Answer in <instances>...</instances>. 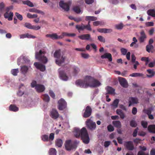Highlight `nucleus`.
I'll return each instance as SVG.
<instances>
[{
  "label": "nucleus",
  "mask_w": 155,
  "mask_h": 155,
  "mask_svg": "<svg viewBox=\"0 0 155 155\" xmlns=\"http://www.w3.org/2000/svg\"><path fill=\"white\" fill-rule=\"evenodd\" d=\"M74 136L78 138L81 137L83 142L88 144L89 142L90 139L87 131L85 127L82 128L81 130L78 129H75Z\"/></svg>",
  "instance_id": "f257e3e1"
},
{
  "label": "nucleus",
  "mask_w": 155,
  "mask_h": 155,
  "mask_svg": "<svg viewBox=\"0 0 155 155\" xmlns=\"http://www.w3.org/2000/svg\"><path fill=\"white\" fill-rule=\"evenodd\" d=\"M93 78L91 76H86L84 80H78L76 81V84L81 87L87 88L91 87V84L93 81Z\"/></svg>",
  "instance_id": "f03ea898"
},
{
  "label": "nucleus",
  "mask_w": 155,
  "mask_h": 155,
  "mask_svg": "<svg viewBox=\"0 0 155 155\" xmlns=\"http://www.w3.org/2000/svg\"><path fill=\"white\" fill-rule=\"evenodd\" d=\"M46 53V51L44 49L40 50L39 52H36L35 54L36 58L42 63L46 64L48 61V59L44 55Z\"/></svg>",
  "instance_id": "7ed1b4c3"
},
{
  "label": "nucleus",
  "mask_w": 155,
  "mask_h": 155,
  "mask_svg": "<svg viewBox=\"0 0 155 155\" xmlns=\"http://www.w3.org/2000/svg\"><path fill=\"white\" fill-rule=\"evenodd\" d=\"M54 58H57L55 60L56 63L59 66L64 63L66 58L65 56L63 55L61 57V50L60 49L55 51L54 54Z\"/></svg>",
  "instance_id": "20e7f679"
},
{
  "label": "nucleus",
  "mask_w": 155,
  "mask_h": 155,
  "mask_svg": "<svg viewBox=\"0 0 155 155\" xmlns=\"http://www.w3.org/2000/svg\"><path fill=\"white\" fill-rule=\"evenodd\" d=\"M65 147L67 150H71L76 147V143L75 142H72L70 140H67L65 142Z\"/></svg>",
  "instance_id": "39448f33"
},
{
  "label": "nucleus",
  "mask_w": 155,
  "mask_h": 155,
  "mask_svg": "<svg viewBox=\"0 0 155 155\" xmlns=\"http://www.w3.org/2000/svg\"><path fill=\"white\" fill-rule=\"evenodd\" d=\"M86 125L88 129L91 130H95L96 128V124L90 119H87L86 122Z\"/></svg>",
  "instance_id": "423d86ee"
},
{
  "label": "nucleus",
  "mask_w": 155,
  "mask_h": 155,
  "mask_svg": "<svg viewBox=\"0 0 155 155\" xmlns=\"http://www.w3.org/2000/svg\"><path fill=\"white\" fill-rule=\"evenodd\" d=\"M58 109L61 110H63L67 107V103L63 98H61L58 101Z\"/></svg>",
  "instance_id": "0eeeda50"
},
{
  "label": "nucleus",
  "mask_w": 155,
  "mask_h": 155,
  "mask_svg": "<svg viewBox=\"0 0 155 155\" xmlns=\"http://www.w3.org/2000/svg\"><path fill=\"white\" fill-rule=\"evenodd\" d=\"M58 72L59 77L61 79L64 81L68 80V78L64 71L61 70V69L60 68L58 69Z\"/></svg>",
  "instance_id": "6e6552de"
},
{
  "label": "nucleus",
  "mask_w": 155,
  "mask_h": 155,
  "mask_svg": "<svg viewBox=\"0 0 155 155\" xmlns=\"http://www.w3.org/2000/svg\"><path fill=\"white\" fill-rule=\"evenodd\" d=\"M92 110L89 106H87L85 109L83 115V117L84 118H87L90 117L92 113Z\"/></svg>",
  "instance_id": "1a4fd4ad"
},
{
  "label": "nucleus",
  "mask_w": 155,
  "mask_h": 155,
  "mask_svg": "<svg viewBox=\"0 0 155 155\" xmlns=\"http://www.w3.org/2000/svg\"><path fill=\"white\" fill-rule=\"evenodd\" d=\"M147 38V36L144 31L143 30H141L140 32V36L138 38L139 42L140 43L144 42Z\"/></svg>",
  "instance_id": "9d476101"
},
{
  "label": "nucleus",
  "mask_w": 155,
  "mask_h": 155,
  "mask_svg": "<svg viewBox=\"0 0 155 155\" xmlns=\"http://www.w3.org/2000/svg\"><path fill=\"white\" fill-rule=\"evenodd\" d=\"M124 146L129 150H132L134 149V146L132 141L126 142L124 143Z\"/></svg>",
  "instance_id": "9b49d317"
},
{
  "label": "nucleus",
  "mask_w": 155,
  "mask_h": 155,
  "mask_svg": "<svg viewBox=\"0 0 155 155\" xmlns=\"http://www.w3.org/2000/svg\"><path fill=\"white\" fill-rule=\"evenodd\" d=\"M59 6L65 11H68L70 8L69 5L66 3H64L63 1H61L59 3Z\"/></svg>",
  "instance_id": "f8f14e48"
},
{
  "label": "nucleus",
  "mask_w": 155,
  "mask_h": 155,
  "mask_svg": "<svg viewBox=\"0 0 155 155\" xmlns=\"http://www.w3.org/2000/svg\"><path fill=\"white\" fill-rule=\"evenodd\" d=\"M119 81L120 85L124 88L127 87L128 85L127 81L124 78H120L119 79Z\"/></svg>",
  "instance_id": "ddd939ff"
},
{
  "label": "nucleus",
  "mask_w": 155,
  "mask_h": 155,
  "mask_svg": "<svg viewBox=\"0 0 155 155\" xmlns=\"http://www.w3.org/2000/svg\"><path fill=\"white\" fill-rule=\"evenodd\" d=\"M129 106H130L134 104H137L138 103V100L137 97H130L129 101Z\"/></svg>",
  "instance_id": "4468645a"
},
{
  "label": "nucleus",
  "mask_w": 155,
  "mask_h": 155,
  "mask_svg": "<svg viewBox=\"0 0 155 155\" xmlns=\"http://www.w3.org/2000/svg\"><path fill=\"white\" fill-rule=\"evenodd\" d=\"M34 65L37 68L40 70L42 71H44L45 69V65L41 64H40L38 62H35L34 64Z\"/></svg>",
  "instance_id": "2eb2a0df"
},
{
  "label": "nucleus",
  "mask_w": 155,
  "mask_h": 155,
  "mask_svg": "<svg viewBox=\"0 0 155 155\" xmlns=\"http://www.w3.org/2000/svg\"><path fill=\"white\" fill-rule=\"evenodd\" d=\"M51 117L54 119L57 118L59 116V114L55 109H53L51 112Z\"/></svg>",
  "instance_id": "dca6fc26"
},
{
  "label": "nucleus",
  "mask_w": 155,
  "mask_h": 155,
  "mask_svg": "<svg viewBox=\"0 0 155 155\" xmlns=\"http://www.w3.org/2000/svg\"><path fill=\"white\" fill-rule=\"evenodd\" d=\"M78 37L82 40H89L91 39V35L89 34L82 35L78 36Z\"/></svg>",
  "instance_id": "f3484780"
},
{
  "label": "nucleus",
  "mask_w": 155,
  "mask_h": 155,
  "mask_svg": "<svg viewBox=\"0 0 155 155\" xmlns=\"http://www.w3.org/2000/svg\"><path fill=\"white\" fill-rule=\"evenodd\" d=\"M148 74H146V76L148 78H152L155 75V71L153 69H148L146 71Z\"/></svg>",
  "instance_id": "a211bd4d"
},
{
  "label": "nucleus",
  "mask_w": 155,
  "mask_h": 155,
  "mask_svg": "<svg viewBox=\"0 0 155 155\" xmlns=\"http://www.w3.org/2000/svg\"><path fill=\"white\" fill-rule=\"evenodd\" d=\"M35 89L38 92L40 93L44 91L45 90V87L43 85L37 84Z\"/></svg>",
  "instance_id": "6ab92c4d"
},
{
  "label": "nucleus",
  "mask_w": 155,
  "mask_h": 155,
  "mask_svg": "<svg viewBox=\"0 0 155 155\" xmlns=\"http://www.w3.org/2000/svg\"><path fill=\"white\" fill-rule=\"evenodd\" d=\"M13 15V13L12 12H10L9 13L8 12H7L4 14V17L6 18H8L9 21H11L12 20Z\"/></svg>",
  "instance_id": "aec40b11"
},
{
  "label": "nucleus",
  "mask_w": 155,
  "mask_h": 155,
  "mask_svg": "<svg viewBox=\"0 0 155 155\" xmlns=\"http://www.w3.org/2000/svg\"><path fill=\"white\" fill-rule=\"evenodd\" d=\"M91 84H90L91 87H96L99 86L100 85V82L94 78Z\"/></svg>",
  "instance_id": "412c9836"
},
{
  "label": "nucleus",
  "mask_w": 155,
  "mask_h": 155,
  "mask_svg": "<svg viewBox=\"0 0 155 155\" xmlns=\"http://www.w3.org/2000/svg\"><path fill=\"white\" fill-rule=\"evenodd\" d=\"M97 31L100 33H110L112 31V30L111 29L107 28H98Z\"/></svg>",
  "instance_id": "4be33fe9"
},
{
  "label": "nucleus",
  "mask_w": 155,
  "mask_h": 155,
  "mask_svg": "<svg viewBox=\"0 0 155 155\" xmlns=\"http://www.w3.org/2000/svg\"><path fill=\"white\" fill-rule=\"evenodd\" d=\"M102 59L107 58L110 61H112V57L110 53H106L101 56Z\"/></svg>",
  "instance_id": "5701e85b"
},
{
  "label": "nucleus",
  "mask_w": 155,
  "mask_h": 155,
  "mask_svg": "<svg viewBox=\"0 0 155 155\" xmlns=\"http://www.w3.org/2000/svg\"><path fill=\"white\" fill-rule=\"evenodd\" d=\"M132 40L133 42H132L130 45L131 47H134L135 48H137L138 47V45L136 44L137 42V40L136 38L134 37L133 38Z\"/></svg>",
  "instance_id": "b1692460"
},
{
  "label": "nucleus",
  "mask_w": 155,
  "mask_h": 155,
  "mask_svg": "<svg viewBox=\"0 0 155 155\" xmlns=\"http://www.w3.org/2000/svg\"><path fill=\"white\" fill-rule=\"evenodd\" d=\"M76 28L79 32H80L81 30L83 31L85 29H87V27H86L85 25H84L83 23H81V25H76Z\"/></svg>",
  "instance_id": "393cba45"
},
{
  "label": "nucleus",
  "mask_w": 155,
  "mask_h": 155,
  "mask_svg": "<svg viewBox=\"0 0 155 155\" xmlns=\"http://www.w3.org/2000/svg\"><path fill=\"white\" fill-rule=\"evenodd\" d=\"M18 108L14 104H11L9 107V110L11 111L15 112L18 111Z\"/></svg>",
  "instance_id": "a878e982"
},
{
  "label": "nucleus",
  "mask_w": 155,
  "mask_h": 155,
  "mask_svg": "<svg viewBox=\"0 0 155 155\" xmlns=\"http://www.w3.org/2000/svg\"><path fill=\"white\" fill-rule=\"evenodd\" d=\"M148 130L149 132L155 133V125H149L148 127Z\"/></svg>",
  "instance_id": "bb28decb"
},
{
  "label": "nucleus",
  "mask_w": 155,
  "mask_h": 155,
  "mask_svg": "<svg viewBox=\"0 0 155 155\" xmlns=\"http://www.w3.org/2000/svg\"><path fill=\"white\" fill-rule=\"evenodd\" d=\"M46 37H49L53 40H57V34L55 33L52 34H47Z\"/></svg>",
  "instance_id": "cd10ccee"
},
{
  "label": "nucleus",
  "mask_w": 155,
  "mask_h": 155,
  "mask_svg": "<svg viewBox=\"0 0 155 155\" xmlns=\"http://www.w3.org/2000/svg\"><path fill=\"white\" fill-rule=\"evenodd\" d=\"M28 69L27 66H23L21 67V73L25 75L27 73Z\"/></svg>",
  "instance_id": "c85d7f7f"
},
{
  "label": "nucleus",
  "mask_w": 155,
  "mask_h": 155,
  "mask_svg": "<svg viewBox=\"0 0 155 155\" xmlns=\"http://www.w3.org/2000/svg\"><path fill=\"white\" fill-rule=\"evenodd\" d=\"M114 126L117 128H120L121 127V125L120 122L119 120L114 121L112 122Z\"/></svg>",
  "instance_id": "c756f323"
},
{
  "label": "nucleus",
  "mask_w": 155,
  "mask_h": 155,
  "mask_svg": "<svg viewBox=\"0 0 155 155\" xmlns=\"http://www.w3.org/2000/svg\"><path fill=\"white\" fill-rule=\"evenodd\" d=\"M106 89L108 94H114L115 90L112 87L109 86H107Z\"/></svg>",
  "instance_id": "7c9ffc66"
},
{
  "label": "nucleus",
  "mask_w": 155,
  "mask_h": 155,
  "mask_svg": "<svg viewBox=\"0 0 155 155\" xmlns=\"http://www.w3.org/2000/svg\"><path fill=\"white\" fill-rule=\"evenodd\" d=\"M147 13L149 15L153 17H155V10L154 9L149 10L147 12Z\"/></svg>",
  "instance_id": "2f4dec72"
},
{
  "label": "nucleus",
  "mask_w": 155,
  "mask_h": 155,
  "mask_svg": "<svg viewBox=\"0 0 155 155\" xmlns=\"http://www.w3.org/2000/svg\"><path fill=\"white\" fill-rule=\"evenodd\" d=\"M22 2L23 4L26 5L30 7H33L34 6L33 4L30 1H23Z\"/></svg>",
  "instance_id": "473e14b6"
},
{
  "label": "nucleus",
  "mask_w": 155,
  "mask_h": 155,
  "mask_svg": "<svg viewBox=\"0 0 155 155\" xmlns=\"http://www.w3.org/2000/svg\"><path fill=\"white\" fill-rule=\"evenodd\" d=\"M49 155H56L57 151L55 148H50L48 151Z\"/></svg>",
  "instance_id": "72a5a7b5"
},
{
  "label": "nucleus",
  "mask_w": 155,
  "mask_h": 155,
  "mask_svg": "<svg viewBox=\"0 0 155 155\" xmlns=\"http://www.w3.org/2000/svg\"><path fill=\"white\" fill-rule=\"evenodd\" d=\"M153 49V47L152 45H148L146 46V51L150 53V52H153V51L151 50Z\"/></svg>",
  "instance_id": "f704fd0d"
},
{
  "label": "nucleus",
  "mask_w": 155,
  "mask_h": 155,
  "mask_svg": "<svg viewBox=\"0 0 155 155\" xmlns=\"http://www.w3.org/2000/svg\"><path fill=\"white\" fill-rule=\"evenodd\" d=\"M97 19V18L94 16H87L86 17L85 20L86 21H94Z\"/></svg>",
  "instance_id": "c9c22d12"
},
{
  "label": "nucleus",
  "mask_w": 155,
  "mask_h": 155,
  "mask_svg": "<svg viewBox=\"0 0 155 155\" xmlns=\"http://www.w3.org/2000/svg\"><path fill=\"white\" fill-rule=\"evenodd\" d=\"M55 144L58 147H61L63 144L62 141L61 139H58L55 141Z\"/></svg>",
  "instance_id": "e433bc0d"
},
{
  "label": "nucleus",
  "mask_w": 155,
  "mask_h": 155,
  "mask_svg": "<svg viewBox=\"0 0 155 155\" xmlns=\"http://www.w3.org/2000/svg\"><path fill=\"white\" fill-rule=\"evenodd\" d=\"M42 97L43 100L45 101L48 102L50 101V97L47 94H44L42 95Z\"/></svg>",
  "instance_id": "4c0bfd02"
},
{
  "label": "nucleus",
  "mask_w": 155,
  "mask_h": 155,
  "mask_svg": "<svg viewBox=\"0 0 155 155\" xmlns=\"http://www.w3.org/2000/svg\"><path fill=\"white\" fill-rule=\"evenodd\" d=\"M130 76L132 77H143V74L142 73H133L130 74Z\"/></svg>",
  "instance_id": "58836bf2"
},
{
  "label": "nucleus",
  "mask_w": 155,
  "mask_h": 155,
  "mask_svg": "<svg viewBox=\"0 0 155 155\" xmlns=\"http://www.w3.org/2000/svg\"><path fill=\"white\" fill-rule=\"evenodd\" d=\"M62 34L64 37H74L76 35V34L74 33H69L66 32H63Z\"/></svg>",
  "instance_id": "ea45409f"
},
{
  "label": "nucleus",
  "mask_w": 155,
  "mask_h": 155,
  "mask_svg": "<svg viewBox=\"0 0 155 155\" xmlns=\"http://www.w3.org/2000/svg\"><path fill=\"white\" fill-rule=\"evenodd\" d=\"M119 100L118 99H116L114 101L112 106H114L115 108H117L118 106V104L119 103Z\"/></svg>",
  "instance_id": "a19ab883"
},
{
  "label": "nucleus",
  "mask_w": 155,
  "mask_h": 155,
  "mask_svg": "<svg viewBox=\"0 0 155 155\" xmlns=\"http://www.w3.org/2000/svg\"><path fill=\"white\" fill-rule=\"evenodd\" d=\"M41 139L44 141H48L49 140L48 135L45 134L42 135L41 137Z\"/></svg>",
  "instance_id": "79ce46f5"
},
{
  "label": "nucleus",
  "mask_w": 155,
  "mask_h": 155,
  "mask_svg": "<svg viewBox=\"0 0 155 155\" xmlns=\"http://www.w3.org/2000/svg\"><path fill=\"white\" fill-rule=\"evenodd\" d=\"M11 72L13 75L16 76L19 72V70L18 69H13L11 70Z\"/></svg>",
  "instance_id": "37998d69"
},
{
  "label": "nucleus",
  "mask_w": 155,
  "mask_h": 155,
  "mask_svg": "<svg viewBox=\"0 0 155 155\" xmlns=\"http://www.w3.org/2000/svg\"><path fill=\"white\" fill-rule=\"evenodd\" d=\"M73 10L74 12L77 13H79L81 12L80 9L79 7L78 6H76L74 7Z\"/></svg>",
  "instance_id": "c03bdc74"
},
{
  "label": "nucleus",
  "mask_w": 155,
  "mask_h": 155,
  "mask_svg": "<svg viewBox=\"0 0 155 155\" xmlns=\"http://www.w3.org/2000/svg\"><path fill=\"white\" fill-rule=\"evenodd\" d=\"M123 27L124 26L123 24L122 23H121L120 24L117 25H115V27L118 30L122 29Z\"/></svg>",
  "instance_id": "a18cd8bd"
},
{
  "label": "nucleus",
  "mask_w": 155,
  "mask_h": 155,
  "mask_svg": "<svg viewBox=\"0 0 155 155\" xmlns=\"http://www.w3.org/2000/svg\"><path fill=\"white\" fill-rule=\"evenodd\" d=\"M103 25V22L99 21H95L93 23V25L94 26H97L98 25Z\"/></svg>",
  "instance_id": "49530a36"
},
{
  "label": "nucleus",
  "mask_w": 155,
  "mask_h": 155,
  "mask_svg": "<svg viewBox=\"0 0 155 155\" xmlns=\"http://www.w3.org/2000/svg\"><path fill=\"white\" fill-rule=\"evenodd\" d=\"M130 125L132 127H136L137 126V124L135 121L132 120L130 121Z\"/></svg>",
  "instance_id": "de8ad7c7"
},
{
  "label": "nucleus",
  "mask_w": 155,
  "mask_h": 155,
  "mask_svg": "<svg viewBox=\"0 0 155 155\" xmlns=\"http://www.w3.org/2000/svg\"><path fill=\"white\" fill-rule=\"evenodd\" d=\"M141 124L143 128H146L147 127L148 123L147 121H142L141 122Z\"/></svg>",
  "instance_id": "09e8293b"
},
{
  "label": "nucleus",
  "mask_w": 155,
  "mask_h": 155,
  "mask_svg": "<svg viewBox=\"0 0 155 155\" xmlns=\"http://www.w3.org/2000/svg\"><path fill=\"white\" fill-rule=\"evenodd\" d=\"M73 69L74 71L73 72L74 74L75 75H76L80 71V70L79 69V68L75 66L74 67Z\"/></svg>",
  "instance_id": "8fccbe9b"
},
{
  "label": "nucleus",
  "mask_w": 155,
  "mask_h": 155,
  "mask_svg": "<svg viewBox=\"0 0 155 155\" xmlns=\"http://www.w3.org/2000/svg\"><path fill=\"white\" fill-rule=\"evenodd\" d=\"M107 128L109 132H112L114 130V127L111 124L108 125L107 127Z\"/></svg>",
  "instance_id": "3c124183"
},
{
  "label": "nucleus",
  "mask_w": 155,
  "mask_h": 155,
  "mask_svg": "<svg viewBox=\"0 0 155 155\" xmlns=\"http://www.w3.org/2000/svg\"><path fill=\"white\" fill-rule=\"evenodd\" d=\"M120 51L121 52L122 54L123 55H125L127 52V50L124 48H121L120 49Z\"/></svg>",
  "instance_id": "603ef678"
},
{
  "label": "nucleus",
  "mask_w": 155,
  "mask_h": 155,
  "mask_svg": "<svg viewBox=\"0 0 155 155\" xmlns=\"http://www.w3.org/2000/svg\"><path fill=\"white\" fill-rule=\"evenodd\" d=\"M98 39L101 42L104 43L105 42L104 38L102 36L100 35L98 36Z\"/></svg>",
  "instance_id": "864d4df0"
},
{
  "label": "nucleus",
  "mask_w": 155,
  "mask_h": 155,
  "mask_svg": "<svg viewBox=\"0 0 155 155\" xmlns=\"http://www.w3.org/2000/svg\"><path fill=\"white\" fill-rule=\"evenodd\" d=\"M15 15L17 18L20 21H21L23 19L22 16L21 15L19 14L18 13L16 12Z\"/></svg>",
  "instance_id": "5fc2aeb1"
},
{
  "label": "nucleus",
  "mask_w": 155,
  "mask_h": 155,
  "mask_svg": "<svg viewBox=\"0 0 155 155\" xmlns=\"http://www.w3.org/2000/svg\"><path fill=\"white\" fill-rule=\"evenodd\" d=\"M25 27L27 28H28L31 29L32 25L31 24L29 23L26 22L24 25Z\"/></svg>",
  "instance_id": "6e6d98bb"
},
{
  "label": "nucleus",
  "mask_w": 155,
  "mask_h": 155,
  "mask_svg": "<svg viewBox=\"0 0 155 155\" xmlns=\"http://www.w3.org/2000/svg\"><path fill=\"white\" fill-rule=\"evenodd\" d=\"M143 111L145 113L147 114L148 115L150 114L151 113V110L150 109H144Z\"/></svg>",
  "instance_id": "4d7b16f0"
},
{
  "label": "nucleus",
  "mask_w": 155,
  "mask_h": 155,
  "mask_svg": "<svg viewBox=\"0 0 155 155\" xmlns=\"http://www.w3.org/2000/svg\"><path fill=\"white\" fill-rule=\"evenodd\" d=\"M90 21H89L88 22L87 25H85L86 27H87V30L91 31L92 30L91 28V25L90 24Z\"/></svg>",
  "instance_id": "13d9d810"
},
{
  "label": "nucleus",
  "mask_w": 155,
  "mask_h": 155,
  "mask_svg": "<svg viewBox=\"0 0 155 155\" xmlns=\"http://www.w3.org/2000/svg\"><path fill=\"white\" fill-rule=\"evenodd\" d=\"M54 138V134L53 133H51L48 137L49 140H53Z\"/></svg>",
  "instance_id": "bf43d9fd"
},
{
  "label": "nucleus",
  "mask_w": 155,
  "mask_h": 155,
  "mask_svg": "<svg viewBox=\"0 0 155 155\" xmlns=\"http://www.w3.org/2000/svg\"><path fill=\"white\" fill-rule=\"evenodd\" d=\"M155 65V60L153 62H151L148 64V67L149 68H153Z\"/></svg>",
  "instance_id": "052dcab7"
},
{
  "label": "nucleus",
  "mask_w": 155,
  "mask_h": 155,
  "mask_svg": "<svg viewBox=\"0 0 155 155\" xmlns=\"http://www.w3.org/2000/svg\"><path fill=\"white\" fill-rule=\"evenodd\" d=\"M40 28L41 27L39 26L32 25L31 29L37 30L40 29Z\"/></svg>",
  "instance_id": "680f3d73"
},
{
  "label": "nucleus",
  "mask_w": 155,
  "mask_h": 155,
  "mask_svg": "<svg viewBox=\"0 0 155 155\" xmlns=\"http://www.w3.org/2000/svg\"><path fill=\"white\" fill-rule=\"evenodd\" d=\"M110 141H105L104 143V146L105 147H107L110 145Z\"/></svg>",
  "instance_id": "e2e57ef3"
},
{
  "label": "nucleus",
  "mask_w": 155,
  "mask_h": 155,
  "mask_svg": "<svg viewBox=\"0 0 155 155\" xmlns=\"http://www.w3.org/2000/svg\"><path fill=\"white\" fill-rule=\"evenodd\" d=\"M49 94L53 98H54L55 97V95L53 92L51 90H50L49 91Z\"/></svg>",
  "instance_id": "0e129e2a"
},
{
  "label": "nucleus",
  "mask_w": 155,
  "mask_h": 155,
  "mask_svg": "<svg viewBox=\"0 0 155 155\" xmlns=\"http://www.w3.org/2000/svg\"><path fill=\"white\" fill-rule=\"evenodd\" d=\"M81 55L82 58H87L89 57V55L87 54L81 53Z\"/></svg>",
  "instance_id": "69168bd1"
},
{
  "label": "nucleus",
  "mask_w": 155,
  "mask_h": 155,
  "mask_svg": "<svg viewBox=\"0 0 155 155\" xmlns=\"http://www.w3.org/2000/svg\"><path fill=\"white\" fill-rule=\"evenodd\" d=\"M138 130V127H137L134 130L133 134V136L134 137H136L137 136Z\"/></svg>",
  "instance_id": "338daca9"
},
{
  "label": "nucleus",
  "mask_w": 155,
  "mask_h": 155,
  "mask_svg": "<svg viewBox=\"0 0 155 155\" xmlns=\"http://www.w3.org/2000/svg\"><path fill=\"white\" fill-rule=\"evenodd\" d=\"M137 155H149L148 153H146L142 151L138 152Z\"/></svg>",
  "instance_id": "774afa93"
}]
</instances>
